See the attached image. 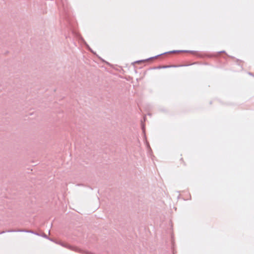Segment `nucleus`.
Segmentation results:
<instances>
[{"mask_svg":"<svg viewBox=\"0 0 254 254\" xmlns=\"http://www.w3.org/2000/svg\"><path fill=\"white\" fill-rule=\"evenodd\" d=\"M180 161L181 164H182L183 165L185 164L184 160L182 157L180 159Z\"/></svg>","mask_w":254,"mask_h":254,"instance_id":"1","label":"nucleus"}]
</instances>
